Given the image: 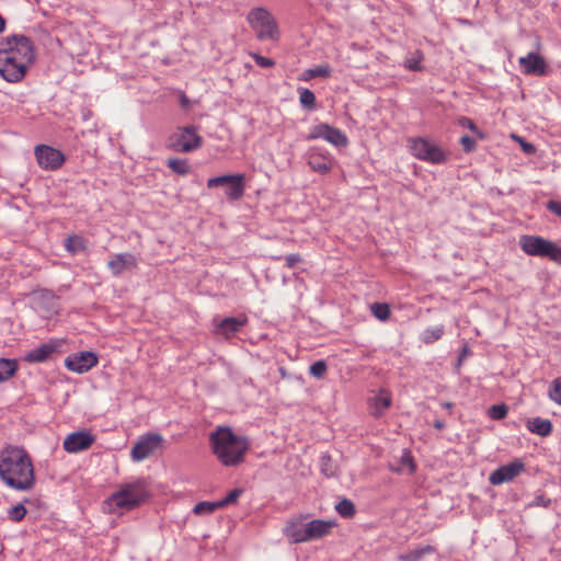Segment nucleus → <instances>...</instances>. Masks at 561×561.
Listing matches in <instances>:
<instances>
[{
	"mask_svg": "<svg viewBox=\"0 0 561 561\" xmlns=\"http://www.w3.org/2000/svg\"><path fill=\"white\" fill-rule=\"evenodd\" d=\"M106 266L111 274L117 277L125 272H131L138 268V259L135 254L129 252L116 253L111 256Z\"/></svg>",
	"mask_w": 561,
	"mask_h": 561,
	"instance_id": "nucleus-15",
	"label": "nucleus"
},
{
	"mask_svg": "<svg viewBox=\"0 0 561 561\" xmlns=\"http://www.w3.org/2000/svg\"><path fill=\"white\" fill-rule=\"evenodd\" d=\"M443 334H444V327L436 325V327L425 329L421 335V340L425 344H432V343L438 341L443 336Z\"/></svg>",
	"mask_w": 561,
	"mask_h": 561,
	"instance_id": "nucleus-31",
	"label": "nucleus"
},
{
	"mask_svg": "<svg viewBox=\"0 0 561 561\" xmlns=\"http://www.w3.org/2000/svg\"><path fill=\"white\" fill-rule=\"evenodd\" d=\"M409 148L416 159L432 164L444 163L448 158L447 152L442 147L426 138L409 139Z\"/></svg>",
	"mask_w": 561,
	"mask_h": 561,
	"instance_id": "nucleus-7",
	"label": "nucleus"
},
{
	"mask_svg": "<svg viewBox=\"0 0 561 561\" xmlns=\"http://www.w3.org/2000/svg\"><path fill=\"white\" fill-rule=\"evenodd\" d=\"M220 186L225 187V195L228 201H239L243 197L245 192V174H225L208 179V188H215Z\"/></svg>",
	"mask_w": 561,
	"mask_h": 561,
	"instance_id": "nucleus-9",
	"label": "nucleus"
},
{
	"mask_svg": "<svg viewBox=\"0 0 561 561\" xmlns=\"http://www.w3.org/2000/svg\"><path fill=\"white\" fill-rule=\"evenodd\" d=\"M318 138H322L335 147H346L348 145V138L342 130L324 123L313 126L306 137L307 140Z\"/></svg>",
	"mask_w": 561,
	"mask_h": 561,
	"instance_id": "nucleus-11",
	"label": "nucleus"
},
{
	"mask_svg": "<svg viewBox=\"0 0 561 561\" xmlns=\"http://www.w3.org/2000/svg\"><path fill=\"white\" fill-rule=\"evenodd\" d=\"M213 453L227 467L241 463L249 448L247 438L236 435L229 427H218L209 436Z\"/></svg>",
	"mask_w": 561,
	"mask_h": 561,
	"instance_id": "nucleus-3",
	"label": "nucleus"
},
{
	"mask_svg": "<svg viewBox=\"0 0 561 561\" xmlns=\"http://www.w3.org/2000/svg\"><path fill=\"white\" fill-rule=\"evenodd\" d=\"M5 28V20L0 15V33Z\"/></svg>",
	"mask_w": 561,
	"mask_h": 561,
	"instance_id": "nucleus-52",
	"label": "nucleus"
},
{
	"mask_svg": "<svg viewBox=\"0 0 561 561\" xmlns=\"http://www.w3.org/2000/svg\"><path fill=\"white\" fill-rule=\"evenodd\" d=\"M518 244L530 256L545 257L561 264V247L540 236L523 234Z\"/></svg>",
	"mask_w": 561,
	"mask_h": 561,
	"instance_id": "nucleus-6",
	"label": "nucleus"
},
{
	"mask_svg": "<svg viewBox=\"0 0 561 561\" xmlns=\"http://www.w3.org/2000/svg\"><path fill=\"white\" fill-rule=\"evenodd\" d=\"M59 344L57 342H47L38 345L37 347L27 352L24 356V360L27 363H44L55 352H57Z\"/></svg>",
	"mask_w": 561,
	"mask_h": 561,
	"instance_id": "nucleus-23",
	"label": "nucleus"
},
{
	"mask_svg": "<svg viewBox=\"0 0 561 561\" xmlns=\"http://www.w3.org/2000/svg\"><path fill=\"white\" fill-rule=\"evenodd\" d=\"M34 59L35 50L28 37L11 35L0 42V76L8 82L21 81Z\"/></svg>",
	"mask_w": 561,
	"mask_h": 561,
	"instance_id": "nucleus-1",
	"label": "nucleus"
},
{
	"mask_svg": "<svg viewBox=\"0 0 561 561\" xmlns=\"http://www.w3.org/2000/svg\"><path fill=\"white\" fill-rule=\"evenodd\" d=\"M247 323L248 317L245 314H241L239 317H228L218 323L216 332L224 337L229 339L239 332L240 329Z\"/></svg>",
	"mask_w": 561,
	"mask_h": 561,
	"instance_id": "nucleus-22",
	"label": "nucleus"
},
{
	"mask_svg": "<svg viewBox=\"0 0 561 561\" xmlns=\"http://www.w3.org/2000/svg\"><path fill=\"white\" fill-rule=\"evenodd\" d=\"M400 462H401V467L408 468L410 473L414 472L415 465L413 462V457L410 451H408V450L403 451Z\"/></svg>",
	"mask_w": 561,
	"mask_h": 561,
	"instance_id": "nucleus-45",
	"label": "nucleus"
},
{
	"mask_svg": "<svg viewBox=\"0 0 561 561\" xmlns=\"http://www.w3.org/2000/svg\"><path fill=\"white\" fill-rule=\"evenodd\" d=\"M433 425L436 430H443L445 427V422L440 421V420H436Z\"/></svg>",
	"mask_w": 561,
	"mask_h": 561,
	"instance_id": "nucleus-50",
	"label": "nucleus"
},
{
	"mask_svg": "<svg viewBox=\"0 0 561 561\" xmlns=\"http://www.w3.org/2000/svg\"><path fill=\"white\" fill-rule=\"evenodd\" d=\"M307 162L312 171L320 174H327L333 168L332 156L318 147H311L308 150Z\"/></svg>",
	"mask_w": 561,
	"mask_h": 561,
	"instance_id": "nucleus-16",
	"label": "nucleus"
},
{
	"mask_svg": "<svg viewBox=\"0 0 561 561\" xmlns=\"http://www.w3.org/2000/svg\"><path fill=\"white\" fill-rule=\"evenodd\" d=\"M247 21L260 41L276 42L280 37L278 24L274 16L265 8L252 9Z\"/></svg>",
	"mask_w": 561,
	"mask_h": 561,
	"instance_id": "nucleus-5",
	"label": "nucleus"
},
{
	"mask_svg": "<svg viewBox=\"0 0 561 561\" xmlns=\"http://www.w3.org/2000/svg\"><path fill=\"white\" fill-rule=\"evenodd\" d=\"M424 59V55L421 50H415L404 60V67L412 71L422 70V61Z\"/></svg>",
	"mask_w": 561,
	"mask_h": 561,
	"instance_id": "nucleus-33",
	"label": "nucleus"
},
{
	"mask_svg": "<svg viewBox=\"0 0 561 561\" xmlns=\"http://www.w3.org/2000/svg\"><path fill=\"white\" fill-rule=\"evenodd\" d=\"M203 145V138L194 126L176 128L168 138V147L175 152H192Z\"/></svg>",
	"mask_w": 561,
	"mask_h": 561,
	"instance_id": "nucleus-8",
	"label": "nucleus"
},
{
	"mask_svg": "<svg viewBox=\"0 0 561 561\" xmlns=\"http://www.w3.org/2000/svg\"><path fill=\"white\" fill-rule=\"evenodd\" d=\"M250 56L254 59L257 66L262 68H272L275 66V61L271 58L261 56L256 53H250Z\"/></svg>",
	"mask_w": 561,
	"mask_h": 561,
	"instance_id": "nucleus-44",
	"label": "nucleus"
},
{
	"mask_svg": "<svg viewBox=\"0 0 561 561\" xmlns=\"http://www.w3.org/2000/svg\"><path fill=\"white\" fill-rule=\"evenodd\" d=\"M334 519H312L306 523L307 542L322 539L329 536L336 527Z\"/></svg>",
	"mask_w": 561,
	"mask_h": 561,
	"instance_id": "nucleus-18",
	"label": "nucleus"
},
{
	"mask_svg": "<svg viewBox=\"0 0 561 561\" xmlns=\"http://www.w3.org/2000/svg\"><path fill=\"white\" fill-rule=\"evenodd\" d=\"M167 165L176 174L186 175L190 172V165L186 160L180 158L169 159Z\"/></svg>",
	"mask_w": 561,
	"mask_h": 561,
	"instance_id": "nucleus-34",
	"label": "nucleus"
},
{
	"mask_svg": "<svg viewBox=\"0 0 561 561\" xmlns=\"http://www.w3.org/2000/svg\"><path fill=\"white\" fill-rule=\"evenodd\" d=\"M548 394L553 402L561 405V377H558L552 381Z\"/></svg>",
	"mask_w": 561,
	"mask_h": 561,
	"instance_id": "nucleus-39",
	"label": "nucleus"
},
{
	"mask_svg": "<svg viewBox=\"0 0 561 561\" xmlns=\"http://www.w3.org/2000/svg\"><path fill=\"white\" fill-rule=\"evenodd\" d=\"M392 404V396L387 389H379L378 392L368 399V409L370 415L378 419L385 414V412Z\"/></svg>",
	"mask_w": 561,
	"mask_h": 561,
	"instance_id": "nucleus-19",
	"label": "nucleus"
},
{
	"mask_svg": "<svg viewBox=\"0 0 561 561\" xmlns=\"http://www.w3.org/2000/svg\"><path fill=\"white\" fill-rule=\"evenodd\" d=\"M180 101H181V105L183 107H187L188 106L190 100L186 98V95L182 94L181 98H180Z\"/></svg>",
	"mask_w": 561,
	"mask_h": 561,
	"instance_id": "nucleus-51",
	"label": "nucleus"
},
{
	"mask_svg": "<svg viewBox=\"0 0 561 561\" xmlns=\"http://www.w3.org/2000/svg\"><path fill=\"white\" fill-rule=\"evenodd\" d=\"M547 208L554 215L561 217V202L549 201L547 203Z\"/></svg>",
	"mask_w": 561,
	"mask_h": 561,
	"instance_id": "nucleus-49",
	"label": "nucleus"
},
{
	"mask_svg": "<svg viewBox=\"0 0 561 561\" xmlns=\"http://www.w3.org/2000/svg\"><path fill=\"white\" fill-rule=\"evenodd\" d=\"M524 470L525 465L520 460H515L494 470L490 474L489 481L492 485H500L514 480Z\"/></svg>",
	"mask_w": 561,
	"mask_h": 561,
	"instance_id": "nucleus-17",
	"label": "nucleus"
},
{
	"mask_svg": "<svg viewBox=\"0 0 561 561\" xmlns=\"http://www.w3.org/2000/svg\"><path fill=\"white\" fill-rule=\"evenodd\" d=\"M331 67L327 64L324 65H319L314 68H310V69H307L305 70L301 76H300V80L302 81H309L311 80L312 78H317V77H320V78H329L331 76Z\"/></svg>",
	"mask_w": 561,
	"mask_h": 561,
	"instance_id": "nucleus-26",
	"label": "nucleus"
},
{
	"mask_svg": "<svg viewBox=\"0 0 561 561\" xmlns=\"http://www.w3.org/2000/svg\"><path fill=\"white\" fill-rule=\"evenodd\" d=\"M435 552V548L432 546H425L415 550H411L407 553L398 557L399 561H420L425 554Z\"/></svg>",
	"mask_w": 561,
	"mask_h": 561,
	"instance_id": "nucleus-27",
	"label": "nucleus"
},
{
	"mask_svg": "<svg viewBox=\"0 0 561 561\" xmlns=\"http://www.w3.org/2000/svg\"><path fill=\"white\" fill-rule=\"evenodd\" d=\"M163 437L160 434H147L141 436L130 450V457L134 461H142L152 456L162 447Z\"/></svg>",
	"mask_w": 561,
	"mask_h": 561,
	"instance_id": "nucleus-10",
	"label": "nucleus"
},
{
	"mask_svg": "<svg viewBox=\"0 0 561 561\" xmlns=\"http://www.w3.org/2000/svg\"><path fill=\"white\" fill-rule=\"evenodd\" d=\"M217 508H219L218 502H199L194 506L193 512L196 515L210 514Z\"/></svg>",
	"mask_w": 561,
	"mask_h": 561,
	"instance_id": "nucleus-37",
	"label": "nucleus"
},
{
	"mask_svg": "<svg viewBox=\"0 0 561 561\" xmlns=\"http://www.w3.org/2000/svg\"><path fill=\"white\" fill-rule=\"evenodd\" d=\"M299 92V101L304 107L313 108L316 106V95L314 93L306 88L298 89Z\"/></svg>",
	"mask_w": 561,
	"mask_h": 561,
	"instance_id": "nucleus-36",
	"label": "nucleus"
},
{
	"mask_svg": "<svg viewBox=\"0 0 561 561\" xmlns=\"http://www.w3.org/2000/svg\"><path fill=\"white\" fill-rule=\"evenodd\" d=\"M95 442V436L87 431L81 430L68 434L62 443L64 449L69 454H77L89 449Z\"/></svg>",
	"mask_w": 561,
	"mask_h": 561,
	"instance_id": "nucleus-14",
	"label": "nucleus"
},
{
	"mask_svg": "<svg viewBox=\"0 0 561 561\" xmlns=\"http://www.w3.org/2000/svg\"><path fill=\"white\" fill-rule=\"evenodd\" d=\"M242 493V490L240 489H233L231 490L226 497H224L222 500L220 501H217L218 502V505H219V508H222L225 506H228L230 504H233L238 497L241 495Z\"/></svg>",
	"mask_w": 561,
	"mask_h": 561,
	"instance_id": "nucleus-43",
	"label": "nucleus"
},
{
	"mask_svg": "<svg viewBox=\"0 0 561 561\" xmlns=\"http://www.w3.org/2000/svg\"><path fill=\"white\" fill-rule=\"evenodd\" d=\"M286 266L289 268L295 267L299 262H301V256L299 254L293 253L285 257Z\"/></svg>",
	"mask_w": 561,
	"mask_h": 561,
	"instance_id": "nucleus-47",
	"label": "nucleus"
},
{
	"mask_svg": "<svg viewBox=\"0 0 561 561\" xmlns=\"http://www.w3.org/2000/svg\"><path fill=\"white\" fill-rule=\"evenodd\" d=\"M149 495L147 482L137 479L119 485L117 491L104 502L103 508L110 514L121 515L140 506L148 500Z\"/></svg>",
	"mask_w": 561,
	"mask_h": 561,
	"instance_id": "nucleus-4",
	"label": "nucleus"
},
{
	"mask_svg": "<svg viewBox=\"0 0 561 561\" xmlns=\"http://www.w3.org/2000/svg\"><path fill=\"white\" fill-rule=\"evenodd\" d=\"M460 144L466 152H471L476 149V140L467 135L460 138Z\"/></svg>",
	"mask_w": 561,
	"mask_h": 561,
	"instance_id": "nucleus-46",
	"label": "nucleus"
},
{
	"mask_svg": "<svg viewBox=\"0 0 561 561\" xmlns=\"http://www.w3.org/2000/svg\"><path fill=\"white\" fill-rule=\"evenodd\" d=\"M320 470L325 477H333L336 473V465L330 455L323 454L320 457Z\"/></svg>",
	"mask_w": 561,
	"mask_h": 561,
	"instance_id": "nucleus-35",
	"label": "nucleus"
},
{
	"mask_svg": "<svg viewBox=\"0 0 561 561\" xmlns=\"http://www.w3.org/2000/svg\"><path fill=\"white\" fill-rule=\"evenodd\" d=\"M33 306L44 317H49L57 312V298L51 291L42 290L34 295Z\"/></svg>",
	"mask_w": 561,
	"mask_h": 561,
	"instance_id": "nucleus-20",
	"label": "nucleus"
},
{
	"mask_svg": "<svg viewBox=\"0 0 561 561\" xmlns=\"http://www.w3.org/2000/svg\"><path fill=\"white\" fill-rule=\"evenodd\" d=\"M99 358L95 353L83 351L70 354L65 359V366L68 370L84 374L98 365Z\"/></svg>",
	"mask_w": 561,
	"mask_h": 561,
	"instance_id": "nucleus-13",
	"label": "nucleus"
},
{
	"mask_svg": "<svg viewBox=\"0 0 561 561\" xmlns=\"http://www.w3.org/2000/svg\"><path fill=\"white\" fill-rule=\"evenodd\" d=\"M34 154L38 165L45 170H57L65 162L64 153L53 147L38 145L34 149Z\"/></svg>",
	"mask_w": 561,
	"mask_h": 561,
	"instance_id": "nucleus-12",
	"label": "nucleus"
},
{
	"mask_svg": "<svg viewBox=\"0 0 561 561\" xmlns=\"http://www.w3.org/2000/svg\"><path fill=\"white\" fill-rule=\"evenodd\" d=\"M85 247V240L79 236H70L65 240V248L71 254L84 251Z\"/></svg>",
	"mask_w": 561,
	"mask_h": 561,
	"instance_id": "nucleus-30",
	"label": "nucleus"
},
{
	"mask_svg": "<svg viewBox=\"0 0 561 561\" xmlns=\"http://www.w3.org/2000/svg\"><path fill=\"white\" fill-rule=\"evenodd\" d=\"M18 369V364L13 359L0 358V382L11 378Z\"/></svg>",
	"mask_w": 561,
	"mask_h": 561,
	"instance_id": "nucleus-29",
	"label": "nucleus"
},
{
	"mask_svg": "<svg viewBox=\"0 0 561 561\" xmlns=\"http://www.w3.org/2000/svg\"><path fill=\"white\" fill-rule=\"evenodd\" d=\"M527 428L539 436H548L552 432V423L546 419L534 417L527 422Z\"/></svg>",
	"mask_w": 561,
	"mask_h": 561,
	"instance_id": "nucleus-25",
	"label": "nucleus"
},
{
	"mask_svg": "<svg viewBox=\"0 0 561 561\" xmlns=\"http://www.w3.org/2000/svg\"><path fill=\"white\" fill-rule=\"evenodd\" d=\"M516 139L519 141L520 147H522V149H523V151H524L525 153H527V154H533V153H535V152H536V148H535V146H534L533 144L525 141V140H524L523 138H520V137H516Z\"/></svg>",
	"mask_w": 561,
	"mask_h": 561,
	"instance_id": "nucleus-48",
	"label": "nucleus"
},
{
	"mask_svg": "<svg viewBox=\"0 0 561 561\" xmlns=\"http://www.w3.org/2000/svg\"><path fill=\"white\" fill-rule=\"evenodd\" d=\"M442 407H443L444 409H448V410H450V409L453 408V403H451V402H443V403H442Z\"/></svg>",
	"mask_w": 561,
	"mask_h": 561,
	"instance_id": "nucleus-53",
	"label": "nucleus"
},
{
	"mask_svg": "<svg viewBox=\"0 0 561 561\" xmlns=\"http://www.w3.org/2000/svg\"><path fill=\"white\" fill-rule=\"evenodd\" d=\"M0 479L15 491H28L35 484V471L30 454L19 446L0 450Z\"/></svg>",
	"mask_w": 561,
	"mask_h": 561,
	"instance_id": "nucleus-2",
	"label": "nucleus"
},
{
	"mask_svg": "<svg viewBox=\"0 0 561 561\" xmlns=\"http://www.w3.org/2000/svg\"><path fill=\"white\" fill-rule=\"evenodd\" d=\"M458 125L463 127V128H468L470 129L471 131H473L474 134H477V136L480 138V139H483L484 138V135L483 133L477 127V125L473 123L472 119L468 118V117H460L458 119Z\"/></svg>",
	"mask_w": 561,
	"mask_h": 561,
	"instance_id": "nucleus-42",
	"label": "nucleus"
},
{
	"mask_svg": "<svg viewBox=\"0 0 561 561\" xmlns=\"http://www.w3.org/2000/svg\"><path fill=\"white\" fill-rule=\"evenodd\" d=\"M371 314L379 321H387L390 318V306L386 302H374L369 306Z\"/></svg>",
	"mask_w": 561,
	"mask_h": 561,
	"instance_id": "nucleus-28",
	"label": "nucleus"
},
{
	"mask_svg": "<svg viewBox=\"0 0 561 561\" xmlns=\"http://www.w3.org/2000/svg\"><path fill=\"white\" fill-rule=\"evenodd\" d=\"M306 523L300 519H291L287 523L284 534L293 543L307 542Z\"/></svg>",
	"mask_w": 561,
	"mask_h": 561,
	"instance_id": "nucleus-24",
	"label": "nucleus"
},
{
	"mask_svg": "<svg viewBox=\"0 0 561 561\" xmlns=\"http://www.w3.org/2000/svg\"><path fill=\"white\" fill-rule=\"evenodd\" d=\"M518 64L526 75L542 76L546 72L547 64L545 59L536 53H529L520 57Z\"/></svg>",
	"mask_w": 561,
	"mask_h": 561,
	"instance_id": "nucleus-21",
	"label": "nucleus"
},
{
	"mask_svg": "<svg viewBox=\"0 0 561 561\" xmlns=\"http://www.w3.org/2000/svg\"><path fill=\"white\" fill-rule=\"evenodd\" d=\"M26 515V508L24 507L23 504L19 503L14 506H12L9 511H8V517L12 520V522H21Z\"/></svg>",
	"mask_w": 561,
	"mask_h": 561,
	"instance_id": "nucleus-40",
	"label": "nucleus"
},
{
	"mask_svg": "<svg viewBox=\"0 0 561 561\" xmlns=\"http://www.w3.org/2000/svg\"><path fill=\"white\" fill-rule=\"evenodd\" d=\"M507 407L502 403L490 407L488 414L492 420H502L507 415Z\"/></svg>",
	"mask_w": 561,
	"mask_h": 561,
	"instance_id": "nucleus-41",
	"label": "nucleus"
},
{
	"mask_svg": "<svg viewBox=\"0 0 561 561\" xmlns=\"http://www.w3.org/2000/svg\"><path fill=\"white\" fill-rule=\"evenodd\" d=\"M327 370V363L322 359L314 362L309 368L310 374L317 379H322L325 376Z\"/></svg>",
	"mask_w": 561,
	"mask_h": 561,
	"instance_id": "nucleus-38",
	"label": "nucleus"
},
{
	"mask_svg": "<svg viewBox=\"0 0 561 561\" xmlns=\"http://www.w3.org/2000/svg\"><path fill=\"white\" fill-rule=\"evenodd\" d=\"M335 511L343 518H351L355 515V505L351 500L343 499L335 505Z\"/></svg>",
	"mask_w": 561,
	"mask_h": 561,
	"instance_id": "nucleus-32",
	"label": "nucleus"
}]
</instances>
